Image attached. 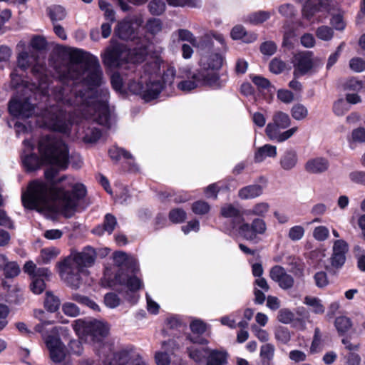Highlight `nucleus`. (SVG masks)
<instances>
[{
	"instance_id": "nucleus-4",
	"label": "nucleus",
	"mask_w": 365,
	"mask_h": 365,
	"mask_svg": "<svg viewBox=\"0 0 365 365\" xmlns=\"http://www.w3.org/2000/svg\"><path fill=\"white\" fill-rule=\"evenodd\" d=\"M38 152L41 159L35 154L25 155L23 163L28 170H34L42 163L53 165L58 169L68 167L69 150L68 145L54 135L43 136L38 142Z\"/></svg>"
},
{
	"instance_id": "nucleus-26",
	"label": "nucleus",
	"mask_w": 365,
	"mask_h": 365,
	"mask_svg": "<svg viewBox=\"0 0 365 365\" xmlns=\"http://www.w3.org/2000/svg\"><path fill=\"white\" fill-rule=\"evenodd\" d=\"M106 365H146L145 362L138 355L131 356L128 360L125 359L124 353L116 354Z\"/></svg>"
},
{
	"instance_id": "nucleus-6",
	"label": "nucleus",
	"mask_w": 365,
	"mask_h": 365,
	"mask_svg": "<svg viewBox=\"0 0 365 365\" xmlns=\"http://www.w3.org/2000/svg\"><path fill=\"white\" fill-rule=\"evenodd\" d=\"M76 334L81 339L93 344L100 357L103 358V365L108 364L116 355L112 344L105 341L108 334V326L103 322L91 319H78L73 322Z\"/></svg>"
},
{
	"instance_id": "nucleus-24",
	"label": "nucleus",
	"mask_w": 365,
	"mask_h": 365,
	"mask_svg": "<svg viewBox=\"0 0 365 365\" xmlns=\"http://www.w3.org/2000/svg\"><path fill=\"white\" fill-rule=\"evenodd\" d=\"M162 349L163 351H157L155 354V362L157 365H169L170 359L167 351H173L178 346L173 340H170L162 344Z\"/></svg>"
},
{
	"instance_id": "nucleus-28",
	"label": "nucleus",
	"mask_w": 365,
	"mask_h": 365,
	"mask_svg": "<svg viewBox=\"0 0 365 365\" xmlns=\"http://www.w3.org/2000/svg\"><path fill=\"white\" fill-rule=\"evenodd\" d=\"M263 190V187L260 185H250L241 188L238 191V196L242 200L253 199L262 195Z\"/></svg>"
},
{
	"instance_id": "nucleus-10",
	"label": "nucleus",
	"mask_w": 365,
	"mask_h": 365,
	"mask_svg": "<svg viewBox=\"0 0 365 365\" xmlns=\"http://www.w3.org/2000/svg\"><path fill=\"white\" fill-rule=\"evenodd\" d=\"M185 76L187 79L182 80L177 84L178 88L184 93H188L201 86L218 88L224 86V82L214 73H205L202 71H187Z\"/></svg>"
},
{
	"instance_id": "nucleus-49",
	"label": "nucleus",
	"mask_w": 365,
	"mask_h": 365,
	"mask_svg": "<svg viewBox=\"0 0 365 365\" xmlns=\"http://www.w3.org/2000/svg\"><path fill=\"white\" fill-rule=\"evenodd\" d=\"M333 30L327 26H322L316 31L317 36L322 41H329L333 37Z\"/></svg>"
},
{
	"instance_id": "nucleus-19",
	"label": "nucleus",
	"mask_w": 365,
	"mask_h": 365,
	"mask_svg": "<svg viewBox=\"0 0 365 365\" xmlns=\"http://www.w3.org/2000/svg\"><path fill=\"white\" fill-rule=\"evenodd\" d=\"M143 22L141 16H135L132 19L126 18L118 23L115 29V34L122 39L128 40L134 38V31L140 26Z\"/></svg>"
},
{
	"instance_id": "nucleus-58",
	"label": "nucleus",
	"mask_w": 365,
	"mask_h": 365,
	"mask_svg": "<svg viewBox=\"0 0 365 365\" xmlns=\"http://www.w3.org/2000/svg\"><path fill=\"white\" fill-rule=\"evenodd\" d=\"M240 314V312L232 313L230 315H226L221 317L220 321L222 325L227 326L231 329H235L237 327L235 317Z\"/></svg>"
},
{
	"instance_id": "nucleus-9",
	"label": "nucleus",
	"mask_w": 365,
	"mask_h": 365,
	"mask_svg": "<svg viewBox=\"0 0 365 365\" xmlns=\"http://www.w3.org/2000/svg\"><path fill=\"white\" fill-rule=\"evenodd\" d=\"M290 124L291 119L287 113L280 110L276 111L272 117V121L266 126L265 133L271 140L282 143L289 139L298 130L297 127H292L282 131L288 128Z\"/></svg>"
},
{
	"instance_id": "nucleus-34",
	"label": "nucleus",
	"mask_w": 365,
	"mask_h": 365,
	"mask_svg": "<svg viewBox=\"0 0 365 365\" xmlns=\"http://www.w3.org/2000/svg\"><path fill=\"white\" fill-rule=\"evenodd\" d=\"M60 304V299L51 292L48 291L46 292L44 307L47 311L50 312H55L58 309Z\"/></svg>"
},
{
	"instance_id": "nucleus-18",
	"label": "nucleus",
	"mask_w": 365,
	"mask_h": 365,
	"mask_svg": "<svg viewBox=\"0 0 365 365\" xmlns=\"http://www.w3.org/2000/svg\"><path fill=\"white\" fill-rule=\"evenodd\" d=\"M178 34L181 41H188L192 46L200 49H205L207 47V41L211 37L220 42L222 45L225 44V38L220 34L210 32L200 39H197L190 31L186 29H180Z\"/></svg>"
},
{
	"instance_id": "nucleus-21",
	"label": "nucleus",
	"mask_w": 365,
	"mask_h": 365,
	"mask_svg": "<svg viewBox=\"0 0 365 365\" xmlns=\"http://www.w3.org/2000/svg\"><path fill=\"white\" fill-rule=\"evenodd\" d=\"M223 58L218 53L202 55L200 60V69L197 71H202L205 73H214L220 78L217 71L222 66Z\"/></svg>"
},
{
	"instance_id": "nucleus-51",
	"label": "nucleus",
	"mask_w": 365,
	"mask_h": 365,
	"mask_svg": "<svg viewBox=\"0 0 365 365\" xmlns=\"http://www.w3.org/2000/svg\"><path fill=\"white\" fill-rule=\"evenodd\" d=\"M3 273L6 278L16 277L20 273L19 266L16 262L11 261L3 271Z\"/></svg>"
},
{
	"instance_id": "nucleus-62",
	"label": "nucleus",
	"mask_w": 365,
	"mask_h": 365,
	"mask_svg": "<svg viewBox=\"0 0 365 365\" xmlns=\"http://www.w3.org/2000/svg\"><path fill=\"white\" fill-rule=\"evenodd\" d=\"M251 329L255 336L260 341L266 342L269 340V334L266 330L259 328L256 324H252L251 326Z\"/></svg>"
},
{
	"instance_id": "nucleus-52",
	"label": "nucleus",
	"mask_w": 365,
	"mask_h": 365,
	"mask_svg": "<svg viewBox=\"0 0 365 365\" xmlns=\"http://www.w3.org/2000/svg\"><path fill=\"white\" fill-rule=\"evenodd\" d=\"M49 15L53 21L63 20L66 17V11L61 6H55L50 9Z\"/></svg>"
},
{
	"instance_id": "nucleus-46",
	"label": "nucleus",
	"mask_w": 365,
	"mask_h": 365,
	"mask_svg": "<svg viewBox=\"0 0 365 365\" xmlns=\"http://www.w3.org/2000/svg\"><path fill=\"white\" fill-rule=\"evenodd\" d=\"M110 157L113 160H118L121 157L131 159L132 155L126 150L116 146L112 147L108 151Z\"/></svg>"
},
{
	"instance_id": "nucleus-29",
	"label": "nucleus",
	"mask_w": 365,
	"mask_h": 365,
	"mask_svg": "<svg viewBox=\"0 0 365 365\" xmlns=\"http://www.w3.org/2000/svg\"><path fill=\"white\" fill-rule=\"evenodd\" d=\"M277 155V147L270 144H265L259 147L255 154V160L261 163L267 158H275Z\"/></svg>"
},
{
	"instance_id": "nucleus-41",
	"label": "nucleus",
	"mask_w": 365,
	"mask_h": 365,
	"mask_svg": "<svg viewBox=\"0 0 365 365\" xmlns=\"http://www.w3.org/2000/svg\"><path fill=\"white\" fill-rule=\"evenodd\" d=\"M210 210V205L203 200H197L192 205V210L195 215H205L209 212Z\"/></svg>"
},
{
	"instance_id": "nucleus-32",
	"label": "nucleus",
	"mask_w": 365,
	"mask_h": 365,
	"mask_svg": "<svg viewBox=\"0 0 365 365\" xmlns=\"http://www.w3.org/2000/svg\"><path fill=\"white\" fill-rule=\"evenodd\" d=\"M231 37L235 39H242L244 42L251 43L257 39V35L253 33L248 34L242 26H235L231 31Z\"/></svg>"
},
{
	"instance_id": "nucleus-53",
	"label": "nucleus",
	"mask_w": 365,
	"mask_h": 365,
	"mask_svg": "<svg viewBox=\"0 0 365 365\" xmlns=\"http://www.w3.org/2000/svg\"><path fill=\"white\" fill-rule=\"evenodd\" d=\"M191 331L194 334H202L205 332L207 324L200 319H194L190 324Z\"/></svg>"
},
{
	"instance_id": "nucleus-61",
	"label": "nucleus",
	"mask_w": 365,
	"mask_h": 365,
	"mask_svg": "<svg viewBox=\"0 0 365 365\" xmlns=\"http://www.w3.org/2000/svg\"><path fill=\"white\" fill-rule=\"evenodd\" d=\"M104 302L108 307L113 309L120 304V299L116 294L108 293L105 295Z\"/></svg>"
},
{
	"instance_id": "nucleus-33",
	"label": "nucleus",
	"mask_w": 365,
	"mask_h": 365,
	"mask_svg": "<svg viewBox=\"0 0 365 365\" xmlns=\"http://www.w3.org/2000/svg\"><path fill=\"white\" fill-rule=\"evenodd\" d=\"M274 346L273 344L267 343L260 348V357L262 365H272V360L274 355Z\"/></svg>"
},
{
	"instance_id": "nucleus-42",
	"label": "nucleus",
	"mask_w": 365,
	"mask_h": 365,
	"mask_svg": "<svg viewBox=\"0 0 365 365\" xmlns=\"http://www.w3.org/2000/svg\"><path fill=\"white\" fill-rule=\"evenodd\" d=\"M304 233L305 229L302 225H294L289 228L288 237L292 241H299L304 237Z\"/></svg>"
},
{
	"instance_id": "nucleus-17",
	"label": "nucleus",
	"mask_w": 365,
	"mask_h": 365,
	"mask_svg": "<svg viewBox=\"0 0 365 365\" xmlns=\"http://www.w3.org/2000/svg\"><path fill=\"white\" fill-rule=\"evenodd\" d=\"M187 340L192 343L187 347V353L189 357L196 363L202 362L207 357L210 349L203 345L207 344L208 341L200 336H187Z\"/></svg>"
},
{
	"instance_id": "nucleus-11",
	"label": "nucleus",
	"mask_w": 365,
	"mask_h": 365,
	"mask_svg": "<svg viewBox=\"0 0 365 365\" xmlns=\"http://www.w3.org/2000/svg\"><path fill=\"white\" fill-rule=\"evenodd\" d=\"M143 59L142 54L131 55L130 51L123 45H115L106 49L103 61L105 66L109 68L118 67L123 65V62H131L136 63Z\"/></svg>"
},
{
	"instance_id": "nucleus-13",
	"label": "nucleus",
	"mask_w": 365,
	"mask_h": 365,
	"mask_svg": "<svg viewBox=\"0 0 365 365\" xmlns=\"http://www.w3.org/2000/svg\"><path fill=\"white\" fill-rule=\"evenodd\" d=\"M24 271L31 278L30 289L35 294H41L46 289L45 281L51 276V272L47 268H37L32 261L26 262Z\"/></svg>"
},
{
	"instance_id": "nucleus-56",
	"label": "nucleus",
	"mask_w": 365,
	"mask_h": 365,
	"mask_svg": "<svg viewBox=\"0 0 365 365\" xmlns=\"http://www.w3.org/2000/svg\"><path fill=\"white\" fill-rule=\"evenodd\" d=\"M63 313L71 317L78 316L80 313L79 308L73 303L66 302L62 306Z\"/></svg>"
},
{
	"instance_id": "nucleus-54",
	"label": "nucleus",
	"mask_w": 365,
	"mask_h": 365,
	"mask_svg": "<svg viewBox=\"0 0 365 365\" xmlns=\"http://www.w3.org/2000/svg\"><path fill=\"white\" fill-rule=\"evenodd\" d=\"M354 253L357 258V265L361 271H365V251L359 246L354 247Z\"/></svg>"
},
{
	"instance_id": "nucleus-23",
	"label": "nucleus",
	"mask_w": 365,
	"mask_h": 365,
	"mask_svg": "<svg viewBox=\"0 0 365 365\" xmlns=\"http://www.w3.org/2000/svg\"><path fill=\"white\" fill-rule=\"evenodd\" d=\"M297 153L292 148L285 150L279 158L280 167L282 170L286 171L294 169L297 166Z\"/></svg>"
},
{
	"instance_id": "nucleus-16",
	"label": "nucleus",
	"mask_w": 365,
	"mask_h": 365,
	"mask_svg": "<svg viewBox=\"0 0 365 365\" xmlns=\"http://www.w3.org/2000/svg\"><path fill=\"white\" fill-rule=\"evenodd\" d=\"M220 215L230 220L229 224L223 227L224 231L231 236H235L239 225L244 220L243 214L233 205L225 204L221 207Z\"/></svg>"
},
{
	"instance_id": "nucleus-22",
	"label": "nucleus",
	"mask_w": 365,
	"mask_h": 365,
	"mask_svg": "<svg viewBox=\"0 0 365 365\" xmlns=\"http://www.w3.org/2000/svg\"><path fill=\"white\" fill-rule=\"evenodd\" d=\"M269 276L283 289H290L294 285V278L281 266L273 267L270 270Z\"/></svg>"
},
{
	"instance_id": "nucleus-36",
	"label": "nucleus",
	"mask_w": 365,
	"mask_h": 365,
	"mask_svg": "<svg viewBox=\"0 0 365 365\" xmlns=\"http://www.w3.org/2000/svg\"><path fill=\"white\" fill-rule=\"evenodd\" d=\"M290 113L292 117L296 120H302L305 119L309 114L307 108L302 103L294 104L292 107Z\"/></svg>"
},
{
	"instance_id": "nucleus-45",
	"label": "nucleus",
	"mask_w": 365,
	"mask_h": 365,
	"mask_svg": "<svg viewBox=\"0 0 365 365\" xmlns=\"http://www.w3.org/2000/svg\"><path fill=\"white\" fill-rule=\"evenodd\" d=\"M34 316L36 318L38 319L41 321V323L36 325L35 327V331L39 333H41V335L44 334L43 332V328L46 325L51 324L52 322L51 321H46L45 319V313L43 310H36L34 312Z\"/></svg>"
},
{
	"instance_id": "nucleus-5",
	"label": "nucleus",
	"mask_w": 365,
	"mask_h": 365,
	"mask_svg": "<svg viewBox=\"0 0 365 365\" xmlns=\"http://www.w3.org/2000/svg\"><path fill=\"white\" fill-rule=\"evenodd\" d=\"M96 259V252L86 247L80 252H71L69 256L58 264L61 279L73 289H79L86 282L89 272Z\"/></svg>"
},
{
	"instance_id": "nucleus-64",
	"label": "nucleus",
	"mask_w": 365,
	"mask_h": 365,
	"mask_svg": "<svg viewBox=\"0 0 365 365\" xmlns=\"http://www.w3.org/2000/svg\"><path fill=\"white\" fill-rule=\"evenodd\" d=\"M350 180L354 183L365 185V172L364 171H353L349 174Z\"/></svg>"
},
{
	"instance_id": "nucleus-1",
	"label": "nucleus",
	"mask_w": 365,
	"mask_h": 365,
	"mask_svg": "<svg viewBox=\"0 0 365 365\" xmlns=\"http://www.w3.org/2000/svg\"><path fill=\"white\" fill-rule=\"evenodd\" d=\"M39 83L35 91L26 88L20 96L14 97L9 102V113L17 118L26 119L35 113V103L32 97L35 96L46 98L48 106L38 115V123L41 127L61 133H68L73 123L81 122L70 115L66 119V113H70L73 108L75 115L81 114L83 118H93L99 124L107 125L109 120L108 106V91H103V96H93L92 88L86 93L77 94V89H71L68 86H56L51 89L41 73L38 74Z\"/></svg>"
},
{
	"instance_id": "nucleus-47",
	"label": "nucleus",
	"mask_w": 365,
	"mask_h": 365,
	"mask_svg": "<svg viewBox=\"0 0 365 365\" xmlns=\"http://www.w3.org/2000/svg\"><path fill=\"white\" fill-rule=\"evenodd\" d=\"M322 349V334L319 328H316L314 331V335L313 341L310 347V351L312 353H317Z\"/></svg>"
},
{
	"instance_id": "nucleus-35",
	"label": "nucleus",
	"mask_w": 365,
	"mask_h": 365,
	"mask_svg": "<svg viewBox=\"0 0 365 365\" xmlns=\"http://www.w3.org/2000/svg\"><path fill=\"white\" fill-rule=\"evenodd\" d=\"M304 303L309 307L315 314H323L324 312L325 309L322 301L317 297L307 296L304 298Z\"/></svg>"
},
{
	"instance_id": "nucleus-14",
	"label": "nucleus",
	"mask_w": 365,
	"mask_h": 365,
	"mask_svg": "<svg viewBox=\"0 0 365 365\" xmlns=\"http://www.w3.org/2000/svg\"><path fill=\"white\" fill-rule=\"evenodd\" d=\"M294 76L299 78L309 73L314 72L322 63L313 57L310 51L297 53L294 57Z\"/></svg>"
},
{
	"instance_id": "nucleus-37",
	"label": "nucleus",
	"mask_w": 365,
	"mask_h": 365,
	"mask_svg": "<svg viewBox=\"0 0 365 365\" xmlns=\"http://www.w3.org/2000/svg\"><path fill=\"white\" fill-rule=\"evenodd\" d=\"M60 253L58 249L54 247L45 248L41 250L40 259L42 263L48 264L55 259Z\"/></svg>"
},
{
	"instance_id": "nucleus-55",
	"label": "nucleus",
	"mask_w": 365,
	"mask_h": 365,
	"mask_svg": "<svg viewBox=\"0 0 365 365\" xmlns=\"http://www.w3.org/2000/svg\"><path fill=\"white\" fill-rule=\"evenodd\" d=\"M349 67L354 72H362L365 70V61L359 57L353 58L349 61Z\"/></svg>"
},
{
	"instance_id": "nucleus-27",
	"label": "nucleus",
	"mask_w": 365,
	"mask_h": 365,
	"mask_svg": "<svg viewBox=\"0 0 365 365\" xmlns=\"http://www.w3.org/2000/svg\"><path fill=\"white\" fill-rule=\"evenodd\" d=\"M329 168V162L323 158H317L308 160L305 169L310 173H321L325 172Z\"/></svg>"
},
{
	"instance_id": "nucleus-50",
	"label": "nucleus",
	"mask_w": 365,
	"mask_h": 365,
	"mask_svg": "<svg viewBox=\"0 0 365 365\" xmlns=\"http://www.w3.org/2000/svg\"><path fill=\"white\" fill-rule=\"evenodd\" d=\"M148 6L150 13L153 15H160L165 9V4L162 0H152Z\"/></svg>"
},
{
	"instance_id": "nucleus-63",
	"label": "nucleus",
	"mask_w": 365,
	"mask_h": 365,
	"mask_svg": "<svg viewBox=\"0 0 365 365\" xmlns=\"http://www.w3.org/2000/svg\"><path fill=\"white\" fill-rule=\"evenodd\" d=\"M286 68V64L281 60L274 58L269 63V70L272 73L279 74Z\"/></svg>"
},
{
	"instance_id": "nucleus-39",
	"label": "nucleus",
	"mask_w": 365,
	"mask_h": 365,
	"mask_svg": "<svg viewBox=\"0 0 365 365\" xmlns=\"http://www.w3.org/2000/svg\"><path fill=\"white\" fill-rule=\"evenodd\" d=\"M71 298V299L77 302L78 303H79L81 304H83V305L90 307L93 310H95V311L99 310L98 305L95 302L90 299L89 298H88L86 296H83L78 293H74L72 294Z\"/></svg>"
},
{
	"instance_id": "nucleus-31",
	"label": "nucleus",
	"mask_w": 365,
	"mask_h": 365,
	"mask_svg": "<svg viewBox=\"0 0 365 365\" xmlns=\"http://www.w3.org/2000/svg\"><path fill=\"white\" fill-rule=\"evenodd\" d=\"M270 210V205L267 202H259L255 204L252 208L245 211L247 215H252L262 218L266 217Z\"/></svg>"
},
{
	"instance_id": "nucleus-12",
	"label": "nucleus",
	"mask_w": 365,
	"mask_h": 365,
	"mask_svg": "<svg viewBox=\"0 0 365 365\" xmlns=\"http://www.w3.org/2000/svg\"><path fill=\"white\" fill-rule=\"evenodd\" d=\"M67 329L62 327H55L52 329L51 333L53 335L46 336L42 334L46 346L49 351L51 359L55 363L63 361L66 356V349L58 336H56L60 333L66 332Z\"/></svg>"
},
{
	"instance_id": "nucleus-48",
	"label": "nucleus",
	"mask_w": 365,
	"mask_h": 365,
	"mask_svg": "<svg viewBox=\"0 0 365 365\" xmlns=\"http://www.w3.org/2000/svg\"><path fill=\"white\" fill-rule=\"evenodd\" d=\"M186 217L185 211L180 208L173 209L169 213V218L174 223L182 222L186 219Z\"/></svg>"
},
{
	"instance_id": "nucleus-3",
	"label": "nucleus",
	"mask_w": 365,
	"mask_h": 365,
	"mask_svg": "<svg viewBox=\"0 0 365 365\" xmlns=\"http://www.w3.org/2000/svg\"><path fill=\"white\" fill-rule=\"evenodd\" d=\"M160 63L158 58L146 63L138 71V81L128 83V89L141 96L145 101H150L158 97L164 86H172L175 76V70L169 66L164 71L163 77L160 75Z\"/></svg>"
},
{
	"instance_id": "nucleus-59",
	"label": "nucleus",
	"mask_w": 365,
	"mask_h": 365,
	"mask_svg": "<svg viewBox=\"0 0 365 365\" xmlns=\"http://www.w3.org/2000/svg\"><path fill=\"white\" fill-rule=\"evenodd\" d=\"M10 312L9 307L4 304H0V331L8 324L7 317Z\"/></svg>"
},
{
	"instance_id": "nucleus-25",
	"label": "nucleus",
	"mask_w": 365,
	"mask_h": 365,
	"mask_svg": "<svg viewBox=\"0 0 365 365\" xmlns=\"http://www.w3.org/2000/svg\"><path fill=\"white\" fill-rule=\"evenodd\" d=\"M227 357L228 354L225 349H210L206 357V365H226Z\"/></svg>"
},
{
	"instance_id": "nucleus-43",
	"label": "nucleus",
	"mask_w": 365,
	"mask_h": 365,
	"mask_svg": "<svg viewBox=\"0 0 365 365\" xmlns=\"http://www.w3.org/2000/svg\"><path fill=\"white\" fill-rule=\"evenodd\" d=\"M313 237L317 241L324 242L329 238V230L326 226H317L313 230Z\"/></svg>"
},
{
	"instance_id": "nucleus-8",
	"label": "nucleus",
	"mask_w": 365,
	"mask_h": 365,
	"mask_svg": "<svg viewBox=\"0 0 365 365\" xmlns=\"http://www.w3.org/2000/svg\"><path fill=\"white\" fill-rule=\"evenodd\" d=\"M115 264L120 267L115 275L116 282L125 285L130 291L137 292L143 287L139 274V266L135 257L123 252H116L113 255Z\"/></svg>"
},
{
	"instance_id": "nucleus-20",
	"label": "nucleus",
	"mask_w": 365,
	"mask_h": 365,
	"mask_svg": "<svg viewBox=\"0 0 365 365\" xmlns=\"http://www.w3.org/2000/svg\"><path fill=\"white\" fill-rule=\"evenodd\" d=\"M349 249V244L342 239H338L333 242L330 262L334 268L339 269L342 267L346 260V254Z\"/></svg>"
},
{
	"instance_id": "nucleus-40",
	"label": "nucleus",
	"mask_w": 365,
	"mask_h": 365,
	"mask_svg": "<svg viewBox=\"0 0 365 365\" xmlns=\"http://www.w3.org/2000/svg\"><path fill=\"white\" fill-rule=\"evenodd\" d=\"M352 324L349 318L346 317H339L335 320V327L339 333H345L349 330Z\"/></svg>"
},
{
	"instance_id": "nucleus-15",
	"label": "nucleus",
	"mask_w": 365,
	"mask_h": 365,
	"mask_svg": "<svg viewBox=\"0 0 365 365\" xmlns=\"http://www.w3.org/2000/svg\"><path fill=\"white\" fill-rule=\"evenodd\" d=\"M267 226L262 218H255L251 223L245 222L239 225L235 236H240L249 241L257 242L259 236L266 234Z\"/></svg>"
},
{
	"instance_id": "nucleus-2",
	"label": "nucleus",
	"mask_w": 365,
	"mask_h": 365,
	"mask_svg": "<svg viewBox=\"0 0 365 365\" xmlns=\"http://www.w3.org/2000/svg\"><path fill=\"white\" fill-rule=\"evenodd\" d=\"M58 171L46 170L47 182L34 180L22 192L21 200L26 208L38 212H61L70 217L74 213L78 202L85 197V186L71 176L55 179Z\"/></svg>"
},
{
	"instance_id": "nucleus-57",
	"label": "nucleus",
	"mask_w": 365,
	"mask_h": 365,
	"mask_svg": "<svg viewBox=\"0 0 365 365\" xmlns=\"http://www.w3.org/2000/svg\"><path fill=\"white\" fill-rule=\"evenodd\" d=\"M294 318V313L287 309H282L278 312L277 319L280 322L283 324L291 323Z\"/></svg>"
},
{
	"instance_id": "nucleus-60",
	"label": "nucleus",
	"mask_w": 365,
	"mask_h": 365,
	"mask_svg": "<svg viewBox=\"0 0 365 365\" xmlns=\"http://www.w3.org/2000/svg\"><path fill=\"white\" fill-rule=\"evenodd\" d=\"M100 9L105 12V16L110 21H115V13L111 8L110 5L103 0H100L98 2Z\"/></svg>"
},
{
	"instance_id": "nucleus-7",
	"label": "nucleus",
	"mask_w": 365,
	"mask_h": 365,
	"mask_svg": "<svg viewBox=\"0 0 365 365\" xmlns=\"http://www.w3.org/2000/svg\"><path fill=\"white\" fill-rule=\"evenodd\" d=\"M69 55L67 78H82L85 83L90 86L101 84L102 71L97 57L81 49H72Z\"/></svg>"
},
{
	"instance_id": "nucleus-30",
	"label": "nucleus",
	"mask_w": 365,
	"mask_h": 365,
	"mask_svg": "<svg viewBox=\"0 0 365 365\" xmlns=\"http://www.w3.org/2000/svg\"><path fill=\"white\" fill-rule=\"evenodd\" d=\"M346 139L349 148L355 149L357 144L365 143V128L359 127L354 129Z\"/></svg>"
},
{
	"instance_id": "nucleus-38",
	"label": "nucleus",
	"mask_w": 365,
	"mask_h": 365,
	"mask_svg": "<svg viewBox=\"0 0 365 365\" xmlns=\"http://www.w3.org/2000/svg\"><path fill=\"white\" fill-rule=\"evenodd\" d=\"M36 61L34 55H29V53L23 51L18 56V66L25 70Z\"/></svg>"
},
{
	"instance_id": "nucleus-44",
	"label": "nucleus",
	"mask_w": 365,
	"mask_h": 365,
	"mask_svg": "<svg viewBox=\"0 0 365 365\" xmlns=\"http://www.w3.org/2000/svg\"><path fill=\"white\" fill-rule=\"evenodd\" d=\"M274 336L277 341L282 344L288 343L291 339L289 330L283 327H279L276 329Z\"/></svg>"
}]
</instances>
